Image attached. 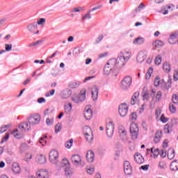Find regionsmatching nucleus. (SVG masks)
<instances>
[{
	"mask_svg": "<svg viewBox=\"0 0 178 178\" xmlns=\"http://www.w3.org/2000/svg\"><path fill=\"white\" fill-rule=\"evenodd\" d=\"M115 60L117 61V66L120 69L123 67V66H124L126 65V63H127V61L120 54L118 55L117 59H115Z\"/></svg>",
	"mask_w": 178,
	"mask_h": 178,
	"instance_id": "obj_15",
	"label": "nucleus"
},
{
	"mask_svg": "<svg viewBox=\"0 0 178 178\" xmlns=\"http://www.w3.org/2000/svg\"><path fill=\"white\" fill-rule=\"evenodd\" d=\"M36 161H37V162H38V163H40L42 165V164L45 163V162H47V156H45V155H42V154L38 155L36 157Z\"/></svg>",
	"mask_w": 178,
	"mask_h": 178,
	"instance_id": "obj_28",
	"label": "nucleus"
},
{
	"mask_svg": "<svg viewBox=\"0 0 178 178\" xmlns=\"http://www.w3.org/2000/svg\"><path fill=\"white\" fill-rule=\"evenodd\" d=\"M118 133L121 136L124 137L127 134V131H126V129H124V127H122L119 128Z\"/></svg>",
	"mask_w": 178,
	"mask_h": 178,
	"instance_id": "obj_41",
	"label": "nucleus"
},
{
	"mask_svg": "<svg viewBox=\"0 0 178 178\" xmlns=\"http://www.w3.org/2000/svg\"><path fill=\"white\" fill-rule=\"evenodd\" d=\"M145 42V39L143 37H138L134 40L133 44L134 45H143Z\"/></svg>",
	"mask_w": 178,
	"mask_h": 178,
	"instance_id": "obj_26",
	"label": "nucleus"
},
{
	"mask_svg": "<svg viewBox=\"0 0 178 178\" xmlns=\"http://www.w3.org/2000/svg\"><path fill=\"white\" fill-rule=\"evenodd\" d=\"M169 109H170V112H171V113H176V106H175V105L170 104L169 105Z\"/></svg>",
	"mask_w": 178,
	"mask_h": 178,
	"instance_id": "obj_48",
	"label": "nucleus"
},
{
	"mask_svg": "<svg viewBox=\"0 0 178 178\" xmlns=\"http://www.w3.org/2000/svg\"><path fill=\"white\" fill-rule=\"evenodd\" d=\"M106 130L108 137H112L113 136V131L115 130V124H113V122H108L106 124Z\"/></svg>",
	"mask_w": 178,
	"mask_h": 178,
	"instance_id": "obj_11",
	"label": "nucleus"
},
{
	"mask_svg": "<svg viewBox=\"0 0 178 178\" xmlns=\"http://www.w3.org/2000/svg\"><path fill=\"white\" fill-rule=\"evenodd\" d=\"M42 42V41L41 40H38L36 42H33V43H31L28 45V47H29V48H31V47H35L37 45H40V44H41Z\"/></svg>",
	"mask_w": 178,
	"mask_h": 178,
	"instance_id": "obj_49",
	"label": "nucleus"
},
{
	"mask_svg": "<svg viewBox=\"0 0 178 178\" xmlns=\"http://www.w3.org/2000/svg\"><path fill=\"white\" fill-rule=\"evenodd\" d=\"M112 71V68L108 65V64H106L104 68V74L106 76H109L111 74V72Z\"/></svg>",
	"mask_w": 178,
	"mask_h": 178,
	"instance_id": "obj_35",
	"label": "nucleus"
},
{
	"mask_svg": "<svg viewBox=\"0 0 178 178\" xmlns=\"http://www.w3.org/2000/svg\"><path fill=\"white\" fill-rule=\"evenodd\" d=\"M38 178H48V171L45 170H40L36 172Z\"/></svg>",
	"mask_w": 178,
	"mask_h": 178,
	"instance_id": "obj_21",
	"label": "nucleus"
},
{
	"mask_svg": "<svg viewBox=\"0 0 178 178\" xmlns=\"http://www.w3.org/2000/svg\"><path fill=\"white\" fill-rule=\"evenodd\" d=\"M83 116L86 120H90V119L92 118V110H91V106H86Z\"/></svg>",
	"mask_w": 178,
	"mask_h": 178,
	"instance_id": "obj_13",
	"label": "nucleus"
},
{
	"mask_svg": "<svg viewBox=\"0 0 178 178\" xmlns=\"http://www.w3.org/2000/svg\"><path fill=\"white\" fill-rule=\"evenodd\" d=\"M86 159L88 161V162H94V159H95V154H94V152H92V150H89L88 151L87 154H86Z\"/></svg>",
	"mask_w": 178,
	"mask_h": 178,
	"instance_id": "obj_25",
	"label": "nucleus"
},
{
	"mask_svg": "<svg viewBox=\"0 0 178 178\" xmlns=\"http://www.w3.org/2000/svg\"><path fill=\"white\" fill-rule=\"evenodd\" d=\"M152 45L153 47V49H156V48H161V47H163L165 43H163V42L160 40H156L152 42Z\"/></svg>",
	"mask_w": 178,
	"mask_h": 178,
	"instance_id": "obj_20",
	"label": "nucleus"
},
{
	"mask_svg": "<svg viewBox=\"0 0 178 178\" xmlns=\"http://www.w3.org/2000/svg\"><path fill=\"white\" fill-rule=\"evenodd\" d=\"M12 170L13 173L15 175H19L20 172H22V169L20 168V165L17 163H14L12 166Z\"/></svg>",
	"mask_w": 178,
	"mask_h": 178,
	"instance_id": "obj_23",
	"label": "nucleus"
},
{
	"mask_svg": "<svg viewBox=\"0 0 178 178\" xmlns=\"http://www.w3.org/2000/svg\"><path fill=\"white\" fill-rule=\"evenodd\" d=\"M72 104L68 103L67 104H65L64 106V111L65 112L67 113V114H69L70 113V112H72Z\"/></svg>",
	"mask_w": 178,
	"mask_h": 178,
	"instance_id": "obj_38",
	"label": "nucleus"
},
{
	"mask_svg": "<svg viewBox=\"0 0 178 178\" xmlns=\"http://www.w3.org/2000/svg\"><path fill=\"white\" fill-rule=\"evenodd\" d=\"M54 94H55V89H52L49 91V92H47L45 94V97H51V96L54 95Z\"/></svg>",
	"mask_w": 178,
	"mask_h": 178,
	"instance_id": "obj_59",
	"label": "nucleus"
},
{
	"mask_svg": "<svg viewBox=\"0 0 178 178\" xmlns=\"http://www.w3.org/2000/svg\"><path fill=\"white\" fill-rule=\"evenodd\" d=\"M81 10H85L84 7L74 8L71 10V12L72 13H77V12H81Z\"/></svg>",
	"mask_w": 178,
	"mask_h": 178,
	"instance_id": "obj_50",
	"label": "nucleus"
},
{
	"mask_svg": "<svg viewBox=\"0 0 178 178\" xmlns=\"http://www.w3.org/2000/svg\"><path fill=\"white\" fill-rule=\"evenodd\" d=\"M155 65H157V66H159L162 63V56L161 55H158L156 56V58L154 60Z\"/></svg>",
	"mask_w": 178,
	"mask_h": 178,
	"instance_id": "obj_42",
	"label": "nucleus"
},
{
	"mask_svg": "<svg viewBox=\"0 0 178 178\" xmlns=\"http://www.w3.org/2000/svg\"><path fill=\"white\" fill-rule=\"evenodd\" d=\"M60 95L63 99H67V98L72 95V91H70V90L65 89L61 92Z\"/></svg>",
	"mask_w": 178,
	"mask_h": 178,
	"instance_id": "obj_19",
	"label": "nucleus"
},
{
	"mask_svg": "<svg viewBox=\"0 0 178 178\" xmlns=\"http://www.w3.org/2000/svg\"><path fill=\"white\" fill-rule=\"evenodd\" d=\"M31 158H33V154L27 153L24 157V161H26V162H29Z\"/></svg>",
	"mask_w": 178,
	"mask_h": 178,
	"instance_id": "obj_52",
	"label": "nucleus"
},
{
	"mask_svg": "<svg viewBox=\"0 0 178 178\" xmlns=\"http://www.w3.org/2000/svg\"><path fill=\"white\" fill-rule=\"evenodd\" d=\"M26 29L29 33H30V34H32L33 35L34 34H38V33H40V31L38 29V26H37V24L35 22H32L28 24Z\"/></svg>",
	"mask_w": 178,
	"mask_h": 178,
	"instance_id": "obj_6",
	"label": "nucleus"
},
{
	"mask_svg": "<svg viewBox=\"0 0 178 178\" xmlns=\"http://www.w3.org/2000/svg\"><path fill=\"white\" fill-rule=\"evenodd\" d=\"M31 125L29 122H24L19 124V128L22 131H29V130H31Z\"/></svg>",
	"mask_w": 178,
	"mask_h": 178,
	"instance_id": "obj_16",
	"label": "nucleus"
},
{
	"mask_svg": "<svg viewBox=\"0 0 178 178\" xmlns=\"http://www.w3.org/2000/svg\"><path fill=\"white\" fill-rule=\"evenodd\" d=\"M134 159L136 162L138 163L139 165H141L145 162L144 157L143 156V155H141V154L138 152L135 154Z\"/></svg>",
	"mask_w": 178,
	"mask_h": 178,
	"instance_id": "obj_18",
	"label": "nucleus"
},
{
	"mask_svg": "<svg viewBox=\"0 0 178 178\" xmlns=\"http://www.w3.org/2000/svg\"><path fill=\"white\" fill-rule=\"evenodd\" d=\"M130 119H131V120H137V114L136 113H132L130 115Z\"/></svg>",
	"mask_w": 178,
	"mask_h": 178,
	"instance_id": "obj_62",
	"label": "nucleus"
},
{
	"mask_svg": "<svg viewBox=\"0 0 178 178\" xmlns=\"http://www.w3.org/2000/svg\"><path fill=\"white\" fill-rule=\"evenodd\" d=\"M120 56L124 58V59L127 61L129 62V60L131 58V53L129 51H121L120 53Z\"/></svg>",
	"mask_w": 178,
	"mask_h": 178,
	"instance_id": "obj_30",
	"label": "nucleus"
},
{
	"mask_svg": "<svg viewBox=\"0 0 178 178\" xmlns=\"http://www.w3.org/2000/svg\"><path fill=\"white\" fill-rule=\"evenodd\" d=\"M129 112V106L126 104H122L119 106L118 113L122 118H124L127 115Z\"/></svg>",
	"mask_w": 178,
	"mask_h": 178,
	"instance_id": "obj_7",
	"label": "nucleus"
},
{
	"mask_svg": "<svg viewBox=\"0 0 178 178\" xmlns=\"http://www.w3.org/2000/svg\"><path fill=\"white\" fill-rule=\"evenodd\" d=\"M62 168H69L70 167V163H69V160L67 159H63L61 161Z\"/></svg>",
	"mask_w": 178,
	"mask_h": 178,
	"instance_id": "obj_40",
	"label": "nucleus"
},
{
	"mask_svg": "<svg viewBox=\"0 0 178 178\" xmlns=\"http://www.w3.org/2000/svg\"><path fill=\"white\" fill-rule=\"evenodd\" d=\"M91 10L87 11L86 14L82 16V22H86V20H91L92 17L91 16Z\"/></svg>",
	"mask_w": 178,
	"mask_h": 178,
	"instance_id": "obj_33",
	"label": "nucleus"
},
{
	"mask_svg": "<svg viewBox=\"0 0 178 178\" xmlns=\"http://www.w3.org/2000/svg\"><path fill=\"white\" fill-rule=\"evenodd\" d=\"M161 138H162V131L158 130L155 134L154 143L158 144V143L161 142Z\"/></svg>",
	"mask_w": 178,
	"mask_h": 178,
	"instance_id": "obj_22",
	"label": "nucleus"
},
{
	"mask_svg": "<svg viewBox=\"0 0 178 178\" xmlns=\"http://www.w3.org/2000/svg\"><path fill=\"white\" fill-rule=\"evenodd\" d=\"M70 88H77L79 87V83H70Z\"/></svg>",
	"mask_w": 178,
	"mask_h": 178,
	"instance_id": "obj_61",
	"label": "nucleus"
},
{
	"mask_svg": "<svg viewBox=\"0 0 178 178\" xmlns=\"http://www.w3.org/2000/svg\"><path fill=\"white\" fill-rule=\"evenodd\" d=\"M106 65H108V66L111 67V69H115V67H118V63L116 61V59L115 58H112L109 60L106 63Z\"/></svg>",
	"mask_w": 178,
	"mask_h": 178,
	"instance_id": "obj_31",
	"label": "nucleus"
},
{
	"mask_svg": "<svg viewBox=\"0 0 178 178\" xmlns=\"http://www.w3.org/2000/svg\"><path fill=\"white\" fill-rule=\"evenodd\" d=\"M71 161L74 166H80L81 165L82 158L79 154H74L71 158Z\"/></svg>",
	"mask_w": 178,
	"mask_h": 178,
	"instance_id": "obj_12",
	"label": "nucleus"
},
{
	"mask_svg": "<svg viewBox=\"0 0 178 178\" xmlns=\"http://www.w3.org/2000/svg\"><path fill=\"white\" fill-rule=\"evenodd\" d=\"M83 131L86 141H88V143H92V140H94V135H92L91 128L88 126H85L83 129Z\"/></svg>",
	"mask_w": 178,
	"mask_h": 178,
	"instance_id": "obj_2",
	"label": "nucleus"
},
{
	"mask_svg": "<svg viewBox=\"0 0 178 178\" xmlns=\"http://www.w3.org/2000/svg\"><path fill=\"white\" fill-rule=\"evenodd\" d=\"M173 104H178V96L177 95L175 94L172 95V98Z\"/></svg>",
	"mask_w": 178,
	"mask_h": 178,
	"instance_id": "obj_57",
	"label": "nucleus"
},
{
	"mask_svg": "<svg viewBox=\"0 0 178 178\" xmlns=\"http://www.w3.org/2000/svg\"><path fill=\"white\" fill-rule=\"evenodd\" d=\"M173 79H174L175 81H177V80H178V68L175 70V71H174Z\"/></svg>",
	"mask_w": 178,
	"mask_h": 178,
	"instance_id": "obj_56",
	"label": "nucleus"
},
{
	"mask_svg": "<svg viewBox=\"0 0 178 178\" xmlns=\"http://www.w3.org/2000/svg\"><path fill=\"white\" fill-rule=\"evenodd\" d=\"M99 92V90L97 86H94L92 88V99L93 101H97L98 99V94Z\"/></svg>",
	"mask_w": 178,
	"mask_h": 178,
	"instance_id": "obj_17",
	"label": "nucleus"
},
{
	"mask_svg": "<svg viewBox=\"0 0 178 178\" xmlns=\"http://www.w3.org/2000/svg\"><path fill=\"white\" fill-rule=\"evenodd\" d=\"M140 97V92H136L131 99V105H136V102H138V97Z\"/></svg>",
	"mask_w": 178,
	"mask_h": 178,
	"instance_id": "obj_27",
	"label": "nucleus"
},
{
	"mask_svg": "<svg viewBox=\"0 0 178 178\" xmlns=\"http://www.w3.org/2000/svg\"><path fill=\"white\" fill-rule=\"evenodd\" d=\"M62 130V124H57L55 127V133H59Z\"/></svg>",
	"mask_w": 178,
	"mask_h": 178,
	"instance_id": "obj_54",
	"label": "nucleus"
},
{
	"mask_svg": "<svg viewBox=\"0 0 178 178\" xmlns=\"http://www.w3.org/2000/svg\"><path fill=\"white\" fill-rule=\"evenodd\" d=\"M147 58V51H140L136 57V60L138 63H143L144 60Z\"/></svg>",
	"mask_w": 178,
	"mask_h": 178,
	"instance_id": "obj_14",
	"label": "nucleus"
},
{
	"mask_svg": "<svg viewBox=\"0 0 178 178\" xmlns=\"http://www.w3.org/2000/svg\"><path fill=\"white\" fill-rule=\"evenodd\" d=\"M9 140V134H6V136L3 138L1 143H5V141H8Z\"/></svg>",
	"mask_w": 178,
	"mask_h": 178,
	"instance_id": "obj_63",
	"label": "nucleus"
},
{
	"mask_svg": "<svg viewBox=\"0 0 178 178\" xmlns=\"http://www.w3.org/2000/svg\"><path fill=\"white\" fill-rule=\"evenodd\" d=\"M175 150L173 149H169L167 153V156L168 158V159H173V158H175Z\"/></svg>",
	"mask_w": 178,
	"mask_h": 178,
	"instance_id": "obj_36",
	"label": "nucleus"
},
{
	"mask_svg": "<svg viewBox=\"0 0 178 178\" xmlns=\"http://www.w3.org/2000/svg\"><path fill=\"white\" fill-rule=\"evenodd\" d=\"M11 134L15 138H22V136L20 132H19L18 129H15L11 132Z\"/></svg>",
	"mask_w": 178,
	"mask_h": 178,
	"instance_id": "obj_39",
	"label": "nucleus"
},
{
	"mask_svg": "<svg viewBox=\"0 0 178 178\" xmlns=\"http://www.w3.org/2000/svg\"><path fill=\"white\" fill-rule=\"evenodd\" d=\"M86 88L81 89L79 95H73L72 96V101L74 102V104H80V102H84L86 101Z\"/></svg>",
	"mask_w": 178,
	"mask_h": 178,
	"instance_id": "obj_1",
	"label": "nucleus"
},
{
	"mask_svg": "<svg viewBox=\"0 0 178 178\" xmlns=\"http://www.w3.org/2000/svg\"><path fill=\"white\" fill-rule=\"evenodd\" d=\"M58 159H59V152L56 149H52L49 154V160L50 163L56 165L58 163Z\"/></svg>",
	"mask_w": 178,
	"mask_h": 178,
	"instance_id": "obj_3",
	"label": "nucleus"
},
{
	"mask_svg": "<svg viewBox=\"0 0 178 178\" xmlns=\"http://www.w3.org/2000/svg\"><path fill=\"white\" fill-rule=\"evenodd\" d=\"M28 122L31 124V126H37V124H40V122H41V116L40 114H31L29 118H28Z\"/></svg>",
	"mask_w": 178,
	"mask_h": 178,
	"instance_id": "obj_4",
	"label": "nucleus"
},
{
	"mask_svg": "<svg viewBox=\"0 0 178 178\" xmlns=\"http://www.w3.org/2000/svg\"><path fill=\"white\" fill-rule=\"evenodd\" d=\"M5 49H6V51H7V52L12 51V44H6Z\"/></svg>",
	"mask_w": 178,
	"mask_h": 178,
	"instance_id": "obj_60",
	"label": "nucleus"
},
{
	"mask_svg": "<svg viewBox=\"0 0 178 178\" xmlns=\"http://www.w3.org/2000/svg\"><path fill=\"white\" fill-rule=\"evenodd\" d=\"M159 84H161V78H159V76H156L154 79V86L155 87H159Z\"/></svg>",
	"mask_w": 178,
	"mask_h": 178,
	"instance_id": "obj_53",
	"label": "nucleus"
},
{
	"mask_svg": "<svg viewBox=\"0 0 178 178\" xmlns=\"http://www.w3.org/2000/svg\"><path fill=\"white\" fill-rule=\"evenodd\" d=\"M124 172L126 176H131L133 173V168L128 161L124 162Z\"/></svg>",
	"mask_w": 178,
	"mask_h": 178,
	"instance_id": "obj_10",
	"label": "nucleus"
},
{
	"mask_svg": "<svg viewBox=\"0 0 178 178\" xmlns=\"http://www.w3.org/2000/svg\"><path fill=\"white\" fill-rule=\"evenodd\" d=\"M40 144L44 147L47 144V136L41 137L39 140Z\"/></svg>",
	"mask_w": 178,
	"mask_h": 178,
	"instance_id": "obj_46",
	"label": "nucleus"
},
{
	"mask_svg": "<svg viewBox=\"0 0 178 178\" xmlns=\"http://www.w3.org/2000/svg\"><path fill=\"white\" fill-rule=\"evenodd\" d=\"M177 33H173L172 35H170L169 39H168V42L169 44H171V45L175 44L177 42Z\"/></svg>",
	"mask_w": 178,
	"mask_h": 178,
	"instance_id": "obj_29",
	"label": "nucleus"
},
{
	"mask_svg": "<svg viewBox=\"0 0 178 178\" xmlns=\"http://www.w3.org/2000/svg\"><path fill=\"white\" fill-rule=\"evenodd\" d=\"M86 172L88 175H94L95 172V168H94L93 166H90V167H86Z\"/></svg>",
	"mask_w": 178,
	"mask_h": 178,
	"instance_id": "obj_43",
	"label": "nucleus"
},
{
	"mask_svg": "<svg viewBox=\"0 0 178 178\" xmlns=\"http://www.w3.org/2000/svg\"><path fill=\"white\" fill-rule=\"evenodd\" d=\"M130 133L133 140H136L138 137V126L137 124H131Z\"/></svg>",
	"mask_w": 178,
	"mask_h": 178,
	"instance_id": "obj_9",
	"label": "nucleus"
},
{
	"mask_svg": "<svg viewBox=\"0 0 178 178\" xmlns=\"http://www.w3.org/2000/svg\"><path fill=\"white\" fill-rule=\"evenodd\" d=\"M65 176H67V177H70V176H72L73 175V170H72V168L70 167H66L65 168Z\"/></svg>",
	"mask_w": 178,
	"mask_h": 178,
	"instance_id": "obj_37",
	"label": "nucleus"
},
{
	"mask_svg": "<svg viewBox=\"0 0 178 178\" xmlns=\"http://www.w3.org/2000/svg\"><path fill=\"white\" fill-rule=\"evenodd\" d=\"M159 154L161 156V158H165V156H166V152H164L163 150H161L159 152Z\"/></svg>",
	"mask_w": 178,
	"mask_h": 178,
	"instance_id": "obj_64",
	"label": "nucleus"
},
{
	"mask_svg": "<svg viewBox=\"0 0 178 178\" xmlns=\"http://www.w3.org/2000/svg\"><path fill=\"white\" fill-rule=\"evenodd\" d=\"M131 77L125 76L121 81V88L122 90H129L130 86H131Z\"/></svg>",
	"mask_w": 178,
	"mask_h": 178,
	"instance_id": "obj_5",
	"label": "nucleus"
},
{
	"mask_svg": "<svg viewBox=\"0 0 178 178\" xmlns=\"http://www.w3.org/2000/svg\"><path fill=\"white\" fill-rule=\"evenodd\" d=\"M72 145H73V139H70V140L67 141L65 147L67 148V149H70L72 148Z\"/></svg>",
	"mask_w": 178,
	"mask_h": 178,
	"instance_id": "obj_45",
	"label": "nucleus"
},
{
	"mask_svg": "<svg viewBox=\"0 0 178 178\" xmlns=\"http://www.w3.org/2000/svg\"><path fill=\"white\" fill-rule=\"evenodd\" d=\"M147 151H151L152 154L150 155L151 158H158L159 156V149L154 147H152L150 149H147Z\"/></svg>",
	"mask_w": 178,
	"mask_h": 178,
	"instance_id": "obj_24",
	"label": "nucleus"
},
{
	"mask_svg": "<svg viewBox=\"0 0 178 178\" xmlns=\"http://www.w3.org/2000/svg\"><path fill=\"white\" fill-rule=\"evenodd\" d=\"M170 63L168 62H165L163 63V70L165 73H170L171 70Z\"/></svg>",
	"mask_w": 178,
	"mask_h": 178,
	"instance_id": "obj_32",
	"label": "nucleus"
},
{
	"mask_svg": "<svg viewBox=\"0 0 178 178\" xmlns=\"http://www.w3.org/2000/svg\"><path fill=\"white\" fill-rule=\"evenodd\" d=\"M170 170H172L173 172H176V170H178V162L176 161H172L170 163Z\"/></svg>",
	"mask_w": 178,
	"mask_h": 178,
	"instance_id": "obj_34",
	"label": "nucleus"
},
{
	"mask_svg": "<svg viewBox=\"0 0 178 178\" xmlns=\"http://www.w3.org/2000/svg\"><path fill=\"white\" fill-rule=\"evenodd\" d=\"M160 120L163 122V123H167V122L169 121V119L166 117H165V115L163 114L161 115Z\"/></svg>",
	"mask_w": 178,
	"mask_h": 178,
	"instance_id": "obj_55",
	"label": "nucleus"
},
{
	"mask_svg": "<svg viewBox=\"0 0 178 178\" xmlns=\"http://www.w3.org/2000/svg\"><path fill=\"white\" fill-rule=\"evenodd\" d=\"M80 54V48H75L72 52V54L74 56H77V55H79Z\"/></svg>",
	"mask_w": 178,
	"mask_h": 178,
	"instance_id": "obj_58",
	"label": "nucleus"
},
{
	"mask_svg": "<svg viewBox=\"0 0 178 178\" xmlns=\"http://www.w3.org/2000/svg\"><path fill=\"white\" fill-rule=\"evenodd\" d=\"M159 169H166V168L168 167L166 165V162L165 161H160L159 163V165H158Z\"/></svg>",
	"mask_w": 178,
	"mask_h": 178,
	"instance_id": "obj_47",
	"label": "nucleus"
},
{
	"mask_svg": "<svg viewBox=\"0 0 178 178\" xmlns=\"http://www.w3.org/2000/svg\"><path fill=\"white\" fill-rule=\"evenodd\" d=\"M150 97H152L153 99H155L156 102H161V99H162V92H156V89H152Z\"/></svg>",
	"mask_w": 178,
	"mask_h": 178,
	"instance_id": "obj_8",
	"label": "nucleus"
},
{
	"mask_svg": "<svg viewBox=\"0 0 178 178\" xmlns=\"http://www.w3.org/2000/svg\"><path fill=\"white\" fill-rule=\"evenodd\" d=\"M37 24V26L38 27V25L39 26H41L42 24H45V19L44 18H40L38 20L37 22H35Z\"/></svg>",
	"mask_w": 178,
	"mask_h": 178,
	"instance_id": "obj_51",
	"label": "nucleus"
},
{
	"mask_svg": "<svg viewBox=\"0 0 178 178\" xmlns=\"http://www.w3.org/2000/svg\"><path fill=\"white\" fill-rule=\"evenodd\" d=\"M153 72H154V68L152 67H149L145 74V77H146L147 80H148V79L151 78V74H152Z\"/></svg>",
	"mask_w": 178,
	"mask_h": 178,
	"instance_id": "obj_44",
	"label": "nucleus"
}]
</instances>
